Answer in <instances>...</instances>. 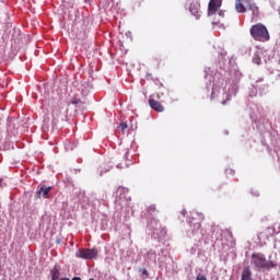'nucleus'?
I'll use <instances>...</instances> for the list:
<instances>
[{"label": "nucleus", "mask_w": 280, "mask_h": 280, "mask_svg": "<svg viewBox=\"0 0 280 280\" xmlns=\"http://www.w3.org/2000/svg\"><path fill=\"white\" fill-rule=\"evenodd\" d=\"M142 275H145V277H148V271L143 269Z\"/></svg>", "instance_id": "obj_20"}, {"label": "nucleus", "mask_w": 280, "mask_h": 280, "mask_svg": "<svg viewBox=\"0 0 280 280\" xmlns=\"http://www.w3.org/2000/svg\"><path fill=\"white\" fill-rule=\"evenodd\" d=\"M51 280H59L60 279V270L57 269V267H55L52 270H51Z\"/></svg>", "instance_id": "obj_11"}, {"label": "nucleus", "mask_w": 280, "mask_h": 280, "mask_svg": "<svg viewBox=\"0 0 280 280\" xmlns=\"http://www.w3.org/2000/svg\"><path fill=\"white\" fill-rule=\"evenodd\" d=\"M83 88L84 89L81 90L82 95H89V89H90L89 83H85Z\"/></svg>", "instance_id": "obj_12"}, {"label": "nucleus", "mask_w": 280, "mask_h": 280, "mask_svg": "<svg viewBox=\"0 0 280 280\" xmlns=\"http://www.w3.org/2000/svg\"><path fill=\"white\" fill-rule=\"evenodd\" d=\"M196 215H198V218H200L201 220H205V214H202V213H196Z\"/></svg>", "instance_id": "obj_18"}, {"label": "nucleus", "mask_w": 280, "mask_h": 280, "mask_svg": "<svg viewBox=\"0 0 280 280\" xmlns=\"http://www.w3.org/2000/svg\"><path fill=\"white\" fill-rule=\"evenodd\" d=\"M71 104H73L74 106L78 105V104H82V100H80V98H73V100L71 101Z\"/></svg>", "instance_id": "obj_15"}, {"label": "nucleus", "mask_w": 280, "mask_h": 280, "mask_svg": "<svg viewBox=\"0 0 280 280\" xmlns=\"http://www.w3.org/2000/svg\"><path fill=\"white\" fill-rule=\"evenodd\" d=\"M241 280H253V271H250V267H246L243 270Z\"/></svg>", "instance_id": "obj_10"}, {"label": "nucleus", "mask_w": 280, "mask_h": 280, "mask_svg": "<svg viewBox=\"0 0 280 280\" xmlns=\"http://www.w3.org/2000/svg\"><path fill=\"white\" fill-rule=\"evenodd\" d=\"M186 214H187V211L183 210V211H182V215L185 217Z\"/></svg>", "instance_id": "obj_22"}, {"label": "nucleus", "mask_w": 280, "mask_h": 280, "mask_svg": "<svg viewBox=\"0 0 280 280\" xmlns=\"http://www.w3.org/2000/svg\"><path fill=\"white\" fill-rule=\"evenodd\" d=\"M49 191H51V187L42 186V187L36 191L35 197H36V198H47V196L49 195Z\"/></svg>", "instance_id": "obj_9"}, {"label": "nucleus", "mask_w": 280, "mask_h": 280, "mask_svg": "<svg viewBox=\"0 0 280 280\" xmlns=\"http://www.w3.org/2000/svg\"><path fill=\"white\" fill-rule=\"evenodd\" d=\"M189 12L195 16V19H200L202 11H200V2H198V0L190 3Z\"/></svg>", "instance_id": "obj_7"}, {"label": "nucleus", "mask_w": 280, "mask_h": 280, "mask_svg": "<svg viewBox=\"0 0 280 280\" xmlns=\"http://www.w3.org/2000/svg\"><path fill=\"white\" fill-rule=\"evenodd\" d=\"M213 19H212V25L214 27H219V30H223L229 26V21H226V18L224 16V11H219L218 13H213Z\"/></svg>", "instance_id": "obj_4"}, {"label": "nucleus", "mask_w": 280, "mask_h": 280, "mask_svg": "<svg viewBox=\"0 0 280 280\" xmlns=\"http://www.w3.org/2000/svg\"><path fill=\"white\" fill-rule=\"evenodd\" d=\"M1 183H3V179L0 178V187H1Z\"/></svg>", "instance_id": "obj_23"}, {"label": "nucleus", "mask_w": 280, "mask_h": 280, "mask_svg": "<svg viewBox=\"0 0 280 280\" xmlns=\"http://www.w3.org/2000/svg\"><path fill=\"white\" fill-rule=\"evenodd\" d=\"M252 264L257 270H272V268L277 267V262L267 260L262 254H253Z\"/></svg>", "instance_id": "obj_1"}, {"label": "nucleus", "mask_w": 280, "mask_h": 280, "mask_svg": "<svg viewBox=\"0 0 280 280\" xmlns=\"http://www.w3.org/2000/svg\"><path fill=\"white\" fill-rule=\"evenodd\" d=\"M260 81L264 82V79H261ZM260 81H259V80L256 81V84H255V88H256V89H259V82H260Z\"/></svg>", "instance_id": "obj_17"}, {"label": "nucleus", "mask_w": 280, "mask_h": 280, "mask_svg": "<svg viewBox=\"0 0 280 280\" xmlns=\"http://www.w3.org/2000/svg\"><path fill=\"white\" fill-rule=\"evenodd\" d=\"M149 106L156 113H163V110H165V107H163V104H161V102L153 98L149 100Z\"/></svg>", "instance_id": "obj_8"}, {"label": "nucleus", "mask_w": 280, "mask_h": 280, "mask_svg": "<svg viewBox=\"0 0 280 280\" xmlns=\"http://www.w3.org/2000/svg\"><path fill=\"white\" fill-rule=\"evenodd\" d=\"M190 226H194V231L200 230V222L194 223V221H190Z\"/></svg>", "instance_id": "obj_13"}, {"label": "nucleus", "mask_w": 280, "mask_h": 280, "mask_svg": "<svg viewBox=\"0 0 280 280\" xmlns=\"http://www.w3.org/2000/svg\"><path fill=\"white\" fill-rule=\"evenodd\" d=\"M235 10L236 12L244 14L246 10H253V12H255L257 7H255L250 0H235Z\"/></svg>", "instance_id": "obj_3"}, {"label": "nucleus", "mask_w": 280, "mask_h": 280, "mask_svg": "<svg viewBox=\"0 0 280 280\" xmlns=\"http://www.w3.org/2000/svg\"><path fill=\"white\" fill-rule=\"evenodd\" d=\"M222 7V0H210L208 4V16H213L218 9Z\"/></svg>", "instance_id": "obj_6"}, {"label": "nucleus", "mask_w": 280, "mask_h": 280, "mask_svg": "<svg viewBox=\"0 0 280 280\" xmlns=\"http://www.w3.org/2000/svg\"><path fill=\"white\" fill-rule=\"evenodd\" d=\"M72 280H82V278H80V277H74V278H72Z\"/></svg>", "instance_id": "obj_21"}, {"label": "nucleus", "mask_w": 280, "mask_h": 280, "mask_svg": "<svg viewBox=\"0 0 280 280\" xmlns=\"http://www.w3.org/2000/svg\"><path fill=\"white\" fill-rule=\"evenodd\" d=\"M75 257H79V259H94V257H97V249H80L77 252Z\"/></svg>", "instance_id": "obj_5"}, {"label": "nucleus", "mask_w": 280, "mask_h": 280, "mask_svg": "<svg viewBox=\"0 0 280 280\" xmlns=\"http://www.w3.org/2000/svg\"><path fill=\"white\" fill-rule=\"evenodd\" d=\"M250 34L254 40H259L260 43H266V40H270V34L268 33V28L264 24H255L250 27Z\"/></svg>", "instance_id": "obj_2"}, {"label": "nucleus", "mask_w": 280, "mask_h": 280, "mask_svg": "<svg viewBox=\"0 0 280 280\" xmlns=\"http://www.w3.org/2000/svg\"><path fill=\"white\" fill-rule=\"evenodd\" d=\"M266 89H268V85H267V84H264V85H262V91H266Z\"/></svg>", "instance_id": "obj_19"}, {"label": "nucleus", "mask_w": 280, "mask_h": 280, "mask_svg": "<svg viewBox=\"0 0 280 280\" xmlns=\"http://www.w3.org/2000/svg\"><path fill=\"white\" fill-rule=\"evenodd\" d=\"M196 280H207V277H205L202 275H198Z\"/></svg>", "instance_id": "obj_16"}, {"label": "nucleus", "mask_w": 280, "mask_h": 280, "mask_svg": "<svg viewBox=\"0 0 280 280\" xmlns=\"http://www.w3.org/2000/svg\"><path fill=\"white\" fill-rule=\"evenodd\" d=\"M128 129V124L126 122H121L119 126H118V130H121V132H124L125 130Z\"/></svg>", "instance_id": "obj_14"}]
</instances>
